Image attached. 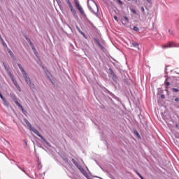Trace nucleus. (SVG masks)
<instances>
[{
  "instance_id": "obj_1",
  "label": "nucleus",
  "mask_w": 179,
  "mask_h": 179,
  "mask_svg": "<svg viewBox=\"0 0 179 179\" xmlns=\"http://www.w3.org/2000/svg\"><path fill=\"white\" fill-rule=\"evenodd\" d=\"M24 121L25 124L27 125V127L29 128L30 131H32V132H34V134H35V135H37V136L41 138V139H42V141H43V142L45 143V145H47L48 146H50V143H48L47 141V140L44 138V136H43L40 134V132H38V130H37L36 128H34V127H33V126H31V124H30V122H29V120H27V119H24Z\"/></svg>"
},
{
  "instance_id": "obj_2",
  "label": "nucleus",
  "mask_w": 179,
  "mask_h": 179,
  "mask_svg": "<svg viewBox=\"0 0 179 179\" xmlns=\"http://www.w3.org/2000/svg\"><path fill=\"white\" fill-rule=\"evenodd\" d=\"M17 66L20 68V70L21 71V73H22L23 78H24L26 83L28 85V83H30V82H31V80L29 77V75H27V73H26V71H24V69H23V66H22V64L18 63Z\"/></svg>"
},
{
  "instance_id": "obj_3",
  "label": "nucleus",
  "mask_w": 179,
  "mask_h": 179,
  "mask_svg": "<svg viewBox=\"0 0 179 179\" xmlns=\"http://www.w3.org/2000/svg\"><path fill=\"white\" fill-rule=\"evenodd\" d=\"M108 73L111 76L112 80H113L115 83H118V78L117 77V75H115V73H114V71H113V69L110 68Z\"/></svg>"
},
{
  "instance_id": "obj_4",
  "label": "nucleus",
  "mask_w": 179,
  "mask_h": 179,
  "mask_svg": "<svg viewBox=\"0 0 179 179\" xmlns=\"http://www.w3.org/2000/svg\"><path fill=\"white\" fill-rule=\"evenodd\" d=\"M74 3L76 5V8L80 10V13L86 17V14L85 13L83 8L80 6V4H79V1H78V0H74Z\"/></svg>"
},
{
  "instance_id": "obj_5",
  "label": "nucleus",
  "mask_w": 179,
  "mask_h": 179,
  "mask_svg": "<svg viewBox=\"0 0 179 179\" xmlns=\"http://www.w3.org/2000/svg\"><path fill=\"white\" fill-rule=\"evenodd\" d=\"M172 47H176L174 42H169L166 45H162V48H172Z\"/></svg>"
},
{
  "instance_id": "obj_6",
  "label": "nucleus",
  "mask_w": 179,
  "mask_h": 179,
  "mask_svg": "<svg viewBox=\"0 0 179 179\" xmlns=\"http://www.w3.org/2000/svg\"><path fill=\"white\" fill-rule=\"evenodd\" d=\"M11 99H13V101L15 103L16 106H20V103L17 101V97L15 94H10Z\"/></svg>"
},
{
  "instance_id": "obj_7",
  "label": "nucleus",
  "mask_w": 179,
  "mask_h": 179,
  "mask_svg": "<svg viewBox=\"0 0 179 179\" xmlns=\"http://www.w3.org/2000/svg\"><path fill=\"white\" fill-rule=\"evenodd\" d=\"M8 75H9V76H10V78L13 83V85L15 86H18L17 81H16V80L15 79V77H13V75L12 74V73L10 72L8 73Z\"/></svg>"
},
{
  "instance_id": "obj_8",
  "label": "nucleus",
  "mask_w": 179,
  "mask_h": 179,
  "mask_svg": "<svg viewBox=\"0 0 179 179\" xmlns=\"http://www.w3.org/2000/svg\"><path fill=\"white\" fill-rule=\"evenodd\" d=\"M61 158L62 159V160H64V162H65L66 163H67V164H69V166H71V164H72V163L71 162V161H69L68 158L66 157V156L65 155H61Z\"/></svg>"
},
{
  "instance_id": "obj_9",
  "label": "nucleus",
  "mask_w": 179,
  "mask_h": 179,
  "mask_svg": "<svg viewBox=\"0 0 179 179\" xmlns=\"http://www.w3.org/2000/svg\"><path fill=\"white\" fill-rule=\"evenodd\" d=\"M131 44V47H134V48H137V50H141V48H139V43L137 42H132L130 43Z\"/></svg>"
},
{
  "instance_id": "obj_10",
  "label": "nucleus",
  "mask_w": 179,
  "mask_h": 179,
  "mask_svg": "<svg viewBox=\"0 0 179 179\" xmlns=\"http://www.w3.org/2000/svg\"><path fill=\"white\" fill-rule=\"evenodd\" d=\"M94 41L96 43V44L98 45L99 48H101V50H104V47L103 46V45H101V43H100V41H99V39L95 38Z\"/></svg>"
},
{
  "instance_id": "obj_11",
  "label": "nucleus",
  "mask_w": 179,
  "mask_h": 179,
  "mask_svg": "<svg viewBox=\"0 0 179 179\" xmlns=\"http://www.w3.org/2000/svg\"><path fill=\"white\" fill-rule=\"evenodd\" d=\"M71 13L73 16V17H75V19H79V17L78 16V13H76V10H71Z\"/></svg>"
},
{
  "instance_id": "obj_12",
  "label": "nucleus",
  "mask_w": 179,
  "mask_h": 179,
  "mask_svg": "<svg viewBox=\"0 0 179 179\" xmlns=\"http://www.w3.org/2000/svg\"><path fill=\"white\" fill-rule=\"evenodd\" d=\"M106 92L108 93V94H110V96H111L113 99H115V95H114V94H113V92H110V90L106 89Z\"/></svg>"
},
{
  "instance_id": "obj_13",
  "label": "nucleus",
  "mask_w": 179,
  "mask_h": 179,
  "mask_svg": "<svg viewBox=\"0 0 179 179\" xmlns=\"http://www.w3.org/2000/svg\"><path fill=\"white\" fill-rule=\"evenodd\" d=\"M28 85L31 89H36V85H34V83L33 82L28 83Z\"/></svg>"
},
{
  "instance_id": "obj_14",
  "label": "nucleus",
  "mask_w": 179,
  "mask_h": 179,
  "mask_svg": "<svg viewBox=\"0 0 179 179\" xmlns=\"http://www.w3.org/2000/svg\"><path fill=\"white\" fill-rule=\"evenodd\" d=\"M17 107H20V108H21L23 114H26V113H27V111H26V110H24V108H23V106H22L20 103V105H17Z\"/></svg>"
},
{
  "instance_id": "obj_15",
  "label": "nucleus",
  "mask_w": 179,
  "mask_h": 179,
  "mask_svg": "<svg viewBox=\"0 0 179 179\" xmlns=\"http://www.w3.org/2000/svg\"><path fill=\"white\" fill-rule=\"evenodd\" d=\"M3 106L6 107H9V103H8V101H6V99L2 100Z\"/></svg>"
},
{
  "instance_id": "obj_16",
  "label": "nucleus",
  "mask_w": 179,
  "mask_h": 179,
  "mask_svg": "<svg viewBox=\"0 0 179 179\" xmlns=\"http://www.w3.org/2000/svg\"><path fill=\"white\" fill-rule=\"evenodd\" d=\"M123 17L125 21L124 23H123V24H127V23H129V18H128V17L124 16Z\"/></svg>"
},
{
  "instance_id": "obj_17",
  "label": "nucleus",
  "mask_w": 179,
  "mask_h": 179,
  "mask_svg": "<svg viewBox=\"0 0 179 179\" xmlns=\"http://www.w3.org/2000/svg\"><path fill=\"white\" fill-rule=\"evenodd\" d=\"M72 162L73 163V164H75L76 166H78L79 163L78 162V161L76 159H72Z\"/></svg>"
},
{
  "instance_id": "obj_18",
  "label": "nucleus",
  "mask_w": 179,
  "mask_h": 179,
  "mask_svg": "<svg viewBox=\"0 0 179 179\" xmlns=\"http://www.w3.org/2000/svg\"><path fill=\"white\" fill-rule=\"evenodd\" d=\"M134 135H136V136L137 138H141V135H139V133L138 132V131L134 130Z\"/></svg>"
},
{
  "instance_id": "obj_19",
  "label": "nucleus",
  "mask_w": 179,
  "mask_h": 179,
  "mask_svg": "<svg viewBox=\"0 0 179 179\" xmlns=\"http://www.w3.org/2000/svg\"><path fill=\"white\" fill-rule=\"evenodd\" d=\"M77 169H78V170H80V171H83L84 170L83 167H82L80 164L78 165V166H76Z\"/></svg>"
},
{
  "instance_id": "obj_20",
  "label": "nucleus",
  "mask_w": 179,
  "mask_h": 179,
  "mask_svg": "<svg viewBox=\"0 0 179 179\" xmlns=\"http://www.w3.org/2000/svg\"><path fill=\"white\" fill-rule=\"evenodd\" d=\"M172 92H174L175 93H178L179 89L178 88H172Z\"/></svg>"
},
{
  "instance_id": "obj_21",
  "label": "nucleus",
  "mask_w": 179,
  "mask_h": 179,
  "mask_svg": "<svg viewBox=\"0 0 179 179\" xmlns=\"http://www.w3.org/2000/svg\"><path fill=\"white\" fill-rule=\"evenodd\" d=\"M68 5H69V6L70 8V10L71 11L74 10L73 9V6H72V3H69Z\"/></svg>"
},
{
  "instance_id": "obj_22",
  "label": "nucleus",
  "mask_w": 179,
  "mask_h": 179,
  "mask_svg": "<svg viewBox=\"0 0 179 179\" xmlns=\"http://www.w3.org/2000/svg\"><path fill=\"white\" fill-rule=\"evenodd\" d=\"M133 30H134V31H139V28H138L136 26H134Z\"/></svg>"
},
{
  "instance_id": "obj_23",
  "label": "nucleus",
  "mask_w": 179,
  "mask_h": 179,
  "mask_svg": "<svg viewBox=\"0 0 179 179\" xmlns=\"http://www.w3.org/2000/svg\"><path fill=\"white\" fill-rule=\"evenodd\" d=\"M76 29H77L78 31H79V33H80L81 34H83V32L80 30V28H79L78 26H76Z\"/></svg>"
},
{
  "instance_id": "obj_24",
  "label": "nucleus",
  "mask_w": 179,
  "mask_h": 179,
  "mask_svg": "<svg viewBox=\"0 0 179 179\" xmlns=\"http://www.w3.org/2000/svg\"><path fill=\"white\" fill-rule=\"evenodd\" d=\"M3 66H4L5 69H6V71H9V69H8V66H6L5 62H3Z\"/></svg>"
},
{
  "instance_id": "obj_25",
  "label": "nucleus",
  "mask_w": 179,
  "mask_h": 179,
  "mask_svg": "<svg viewBox=\"0 0 179 179\" xmlns=\"http://www.w3.org/2000/svg\"><path fill=\"white\" fill-rule=\"evenodd\" d=\"M81 173H82V174H83V176H85V177H86V176H87V173H86V171H85V169Z\"/></svg>"
},
{
  "instance_id": "obj_26",
  "label": "nucleus",
  "mask_w": 179,
  "mask_h": 179,
  "mask_svg": "<svg viewBox=\"0 0 179 179\" xmlns=\"http://www.w3.org/2000/svg\"><path fill=\"white\" fill-rule=\"evenodd\" d=\"M117 2L119 3V5H121V6L124 5V2H122V1H121V0H117Z\"/></svg>"
},
{
  "instance_id": "obj_27",
  "label": "nucleus",
  "mask_w": 179,
  "mask_h": 179,
  "mask_svg": "<svg viewBox=\"0 0 179 179\" xmlns=\"http://www.w3.org/2000/svg\"><path fill=\"white\" fill-rule=\"evenodd\" d=\"M131 12L134 13V15H136V10L134 8L131 9Z\"/></svg>"
},
{
  "instance_id": "obj_28",
  "label": "nucleus",
  "mask_w": 179,
  "mask_h": 179,
  "mask_svg": "<svg viewBox=\"0 0 179 179\" xmlns=\"http://www.w3.org/2000/svg\"><path fill=\"white\" fill-rule=\"evenodd\" d=\"M24 38L27 40V41L29 42V41H31L30 38H29L27 37V35H24Z\"/></svg>"
},
{
  "instance_id": "obj_29",
  "label": "nucleus",
  "mask_w": 179,
  "mask_h": 179,
  "mask_svg": "<svg viewBox=\"0 0 179 179\" xmlns=\"http://www.w3.org/2000/svg\"><path fill=\"white\" fill-rule=\"evenodd\" d=\"M8 53L10 55V57H13V52H12V50H8Z\"/></svg>"
},
{
  "instance_id": "obj_30",
  "label": "nucleus",
  "mask_w": 179,
  "mask_h": 179,
  "mask_svg": "<svg viewBox=\"0 0 179 179\" xmlns=\"http://www.w3.org/2000/svg\"><path fill=\"white\" fill-rule=\"evenodd\" d=\"M165 85H166V86H170L171 84L169 81H167V80H166Z\"/></svg>"
},
{
  "instance_id": "obj_31",
  "label": "nucleus",
  "mask_w": 179,
  "mask_h": 179,
  "mask_svg": "<svg viewBox=\"0 0 179 179\" xmlns=\"http://www.w3.org/2000/svg\"><path fill=\"white\" fill-rule=\"evenodd\" d=\"M45 73H46V75L48 76V75H50V71L48 70H45Z\"/></svg>"
},
{
  "instance_id": "obj_32",
  "label": "nucleus",
  "mask_w": 179,
  "mask_h": 179,
  "mask_svg": "<svg viewBox=\"0 0 179 179\" xmlns=\"http://www.w3.org/2000/svg\"><path fill=\"white\" fill-rule=\"evenodd\" d=\"M3 47H8V45H6V43H5V41H3V42H1Z\"/></svg>"
},
{
  "instance_id": "obj_33",
  "label": "nucleus",
  "mask_w": 179,
  "mask_h": 179,
  "mask_svg": "<svg viewBox=\"0 0 179 179\" xmlns=\"http://www.w3.org/2000/svg\"><path fill=\"white\" fill-rule=\"evenodd\" d=\"M89 9L91 10V12H92V13L96 14V12H94V10H93V9H92V7L89 6Z\"/></svg>"
},
{
  "instance_id": "obj_34",
  "label": "nucleus",
  "mask_w": 179,
  "mask_h": 179,
  "mask_svg": "<svg viewBox=\"0 0 179 179\" xmlns=\"http://www.w3.org/2000/svg\"><path fill=\"white\" fill-rule=\"evenodd\" d=\"M30 47H33L34 45L33 44V42L31 41H29Z\"/></svg>"
},
{
  "instance_id": "obj_35",
  "label": "nucleus",
  "mask_w": 179,
  "mask_h": 179,
  "mask_svg": "<svg viewBox=\"0 0 179 179\" xmlns=\"http://www.w3.org/2000/svg\"><path fill=\"white\" fill-rule=\"evenodd\" d=\"M0 98L1 99V100H4L5 99L1 92H0Z\"/></svg>"
},
{
  "instance_id": "obj_36",
  "label": "nucleus",
  "mask_w": 179,
  "mask_h": 179,
  "mask_svg": "<svg viewBox=\"0 0 179 179\" xmlns=\"http://www.w3.org/2000/svg\"><path fill=\"white\" fill-rule=\"evenodd\" d=\"M135 172L136 173L137 176H138V177H141V173L139 172H138V171H135Z\"/></svg>"
},
{
  "instance_id": "obj_37",
  "label": "nucleus",
  "mask_w": 179,
  "mask_h": 179,
  "mask_svg": "<svg viewBox=\"0 0 179 179\" xmlns=\"http://www.w3.org/2000/svg\"><path fill=\"white\" fill-rule=\"evenodd\" d=\"M113 18L115 19V20L116 22H118V17L114 16Z\"/></svg>"
},
{
  "instance_id": "obj_38",
  "label": "nucleus",
  "mask_w": 179,
  "mask_h": 179,
  "mask_svg": "<svg viewBox=\"0 0 179 179\" xmlns=\"http://www.w3.org/2000/svg\"><path fill=\"white\" fill-rule=\"evenodd\" d=\"M20 170H22V171H23L24 173H25V174H27V176H29V175L27 174V173H26V171H24V169H21V168H20Z\"/></svg>"
},
{
  "instance_id": "obj_39",
  "label": "nucleus",
  "mask_w": 179,
  "mask_h": 179,
  "mask_svg": "<svg viewBox=\"0 0 179 179\" xmlns=\"http://www.w3.org/2000/svg\"><path fill=\"white\" fill-rule=\"evenodd\" d=\"M141 10L143 13H145V8L144 7H141Z\"/></svg>"
},
{
  "instance_id": "obj_40",
  "label": "nucleus",
  "mask_w": 179,
  "mask_h": 179,
  "mask_svg": "<svg viewBox=\"0 0 179 179\" xmlns=\"http://www.w3.org/2000/svg\"><path fill=\"white\" fill-rule=\"evenodd\" d=\"M161 98H162V99H166V96H165L164 94H162V95H161Z\"/></svg>"
},
{
  "instance_id": "obj_41",
  "label": "nucleus",
  "mask_w": 179,
  "mask_h": 179,
  "mask_svg": "<svg viewBox=\"0 0 179 179\" xmlns=\"http://www.w3.org/2000/svg\"><path fill=\"white\" fill-rule=\"evenodd\" d=\"M17 87V89L19 90V92H20V86H15Z\"/></svg>"
},
{
  "instance_id": "obj_42",
  "label": "nucleus",
  "mask_w": 179,
  "mask_h": 179,
  "mask_svg": "<svg viewBox=\"0 0 179 179\" xmlns=\"http://www.w3.org/2000/svg\"><path fill=\"white\" fill-rule=\"evenodd\" d=\"M31 48L33 50V51H36V48L34 47V45L33 47H31Z\"/></svg>"
},
{
  "instance_id": "obj_43",
  "label": "nucleus",
  "mask_w": 179,
  "mask_h": 179,
  "mask_svg": "<svg viewBox=\"0 0 179 179\" xmlns=\"http://www.w3.org/2000/svg\"><path fill=\"white\" fill-rule=\"evenodd\" d=\"M169 34H173V31L169 30Z\"/></svg>"
},
{
  "instance_id": "obj_44",
  "label": "nucleus",
  "mask_w": 179,
  "mask_h": 179,
  "mask_svg": "<svg viewBox=\"0 0 179 179\" xmlns=\"http://www.w3.org/2000/svg\"><path fill=\"white\" fill-rule=\"evenodd\" d=\"M66 1L68 4L71 3V1L69 0H66Z\"/></svg>"
},
{
  "instance_id": "obj_45",
  "label": "nucleus",
  "mask_w": 179,
  "mask_h": 179,
  "mask_svg": "<svg viewBox=\"0 0 179 179\" xmlns=\"http://www.w3.org/2000/svg\"><path fill=\"white\" fill-rule=\"evenodd\" d=\"M24 142L26 146H27V141H26V140H24Z\"/></svg>"
},
{
  "instance_id": "obj_46",
  "label": "nucleus",
  "mask_w": 179,
  "mask_h": 179,
  "mask_svg": "<svg viewBox=\"0 0 179 179\" xmlns=\"http://www.w3.org/2000/svg\"><path fill=\"white\" fill-rule=\"evenodd\" d=\"M93 177H95V178H100V179H103V178H101V177H99V176H93Z\"/></svg>"
},
{
  "instance_id": "obj_47",
  "label": "nucleus",
  "mask_w": 179,
  "mask_h": 179,
  "mask_svg": "<svg viewBox=\"0 0 179 179\" xmlns=\"http://www.w3.org/2000/svg\"><path fill=\"white\" fill-rule=\"evenodd\" d=\"M175 101H179V99L178 98H176L175 99Z\"/></svg>"
},
{
  "instance_id": "obj_48",
  "label": "nucleus",
  "mask_w": 179,
  "mask_h": 179,
  "mask_svg": "<svg viewBox=\"0 0 179 179\" xmlns=\"http://www.w3.org/2000/svg\"><path fill=\"white\" fill-rule=\"evenodd\" d=\"M147 1L148 2V3H150V2H152V0H147Z\"/></svg>"
},
{
  "instance_id": "obj_49",
  "label": "nucleus",
  "mask_w": 179,
  "mask_h": 179,
  "mask_svg": "<svg viewBox=\"0 0 179 179\" xmlns=\"http://www.w3.org/2000/svg\"><path fill=\"white\" fill-rule=\"evenodd\" d=\"M0 40H1V43H2L3 41H4L3 38H1Z\"/></svg>"
},
{
  "instance_id": "obj_50",
  "label": "nucleus",
  "mask_w": 179,
  "mask_h": 179,
  "mask_svg": "<svg viewBox=\"0 0 179 179\" xmlns=\"http://www.w3.org/2000/svg\"><path fill=\"white\" fill-rule=\"evenodd\" d=\"M176 127L177 128H178V125L177 124H176Z\"/></svg>"
},
{
  "instance_id": "obj_51",
  "label": "nucleus",
  "mask_w": 179,
  "mask_h": 179,
  "mask_svg": "<svg viewBox=\"0 0 179 179\" xmlns=\"http://www.w3.org/2000/svg\"><path fill=\"white\" fill-rule=\"evenodd\" d=\"M97 10L99 11V7L96 6Z\"/></svg>"
},
{
  "instance_id": "obj_52",
  "label": "nucleus",
  "mask_w": 179,
  "mask_h": 179,
  "mask_svg": "<svg viewBox=\"0 0 179 179\" xmlns=\"http://www.w3.org/2000/svg\"><path fill=\"white\" fill-rule=\"evenodd\" d=\"M1 38H2V36H1V34H0V39H1Z\"/></svg>"
},
{
  "instance_id": "obj_53",
  "label": "nucleus",
  "mask_w": 179,
  "mask_h": 179,
  "mask_svg": "<svg viewBox=\"0 0 179 179\" xmlns=\"http://www.w3.org/2000/svg\"><path fill=\"white\" fill-rule=\"evenodd\" d=\"M101 169L103 170V168L101 166Z\"/></svg>"
},
{
  "instance_id": "obj_54",
  "label": "nucleus",
  "mask_w": 179,
  "mask_h": 179,
  "mask_svg": "<svg viewBox=\"0 0 179 179\" xmlns=\"http://www.w3.org/2000/svg\"><path fill=\"white\" fill-rule=\"evenodd\" d=\"M166 90H167V87H166Z\"/></svg>"
},
{
  "instance_id": "obj_55",
  "label": "nucleus",
  "mask_w": 179,
  "mask_h": 179,
  "mask_svg": "<svg viewBox=\"0 0 179 179\" xmlns=\"http://www.w3.org/2000/svg\"><path fill=\"white\" fill-rule=\"evenodd\" d=\"M127 1H131V0H127Z\"/></svg>"
}]
</instances>
